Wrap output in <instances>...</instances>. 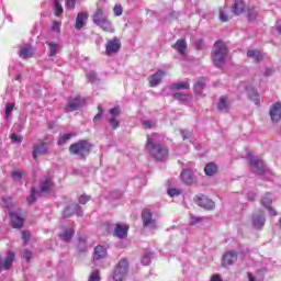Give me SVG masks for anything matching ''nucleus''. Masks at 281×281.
<instances>
[{"instance_id": "nucleus-31", "label": "nucleus", "mask_w": 281, "mask_h": 281, "mask_svg": "<svg viewBox=\"0 0 281 281\" xmlns=\"http://www.w3.org/2000/svg\"><path fill=\"white\" fill-rule=\"evenodd\" d=\"M204 172L207 177H214V175L216 172H218V167L216 166V164L214 162H209L205 167H204Z\"/></svg>"}, {"instance_id": "nucleus-3", "label": "nucleus", "mask_w": 281, "mask_h": 281, "mask_svg": "<svg viewBox=\"0 0 281 281\" xmlns=\"http://www.w3.org/2000/svg\"><path fill=\"white\" fill-rule=\"evenodd\" d=\"M92 21L94 25L100 27L103 32H108V34H113L115 32V27L113 26V22L109 20L102 9H97L95 13L92 16Z\"/></svg>"}, {"instance_id": "nucleus-44", "label": "nucleus", "mask_w": 281, "mask_h": 281, "mask_svg": "<svg viewBox=\"0 0 281 281\" xmlns=\"http://www.w3.org/2000/svg\"><path fill=\"white\" fill-rule=\"evenodd\" d=\"M122 12H124V9L120 4H115L113 8L114 16H122Z\"/></svg>"}, {"instance_id": "nucleus-10", "label": "nucleus", "mask_w": 281, "mask_h": 281, "mask_svg": "<svg viewBox=\"0 0 281 281\" xmlns=\"http://www.w3.org/2000/svg\"><path fill=\"white\" fill-rule=\"evenodd\" d=\"M180 179L186 186H192L196 183V176L192 172V169H183L180 173Z\"/></svg>"}, {"instance_id": "nucleus-32", "label": "nucleus", "mask_w": 281, "mask_h": 281, "mask_svg": "<svg viewBox=\"0 0 281 281\" xmlns=\"http://www.w3.org/2000/svg\"><path fill=\"white\" fill-rule=\"evenodd\" d=\"M217 109L222 113H227V111H229V103L227 102V97L220 98V102L217 103Z\"/></svg>"}, {"instance_id": "nucleus-49", "label": "nucleus", "mask_w": 281, "mask_h": 281, "mask_svg": "<svg viewBox=\"0 0 281 281\" xmlns=\"http://www.w3.org/2000/svg\"><path fill=\"white\" fill-rule=\"evenodd\" d=\"M144 128H155L156 123L155 121H143Z\"/></svg>"}, {"instance_id": "nucleus-62", "label": "nucleus", "mask_w": 281, "mask_h": 281, "mask_svg": "<svg viewBox=\"0 0 281 281\" xmlns=\"http://www.w3.org/2000/svg\"><path fill=\"white\" fill-rule=\"evenodd\" d=\"M211 281H223V278H221L220 274H213Z\"/></svg>"}, {"instance_id": "nucleus-26", "label": "nucleus", "mask_w": 281, "mask_h": 281, "mask_svg": "<svg viewBox=\"0 0 281 281\" xmlns=\"http://www.w3.org/2000/svg\"><path fill=\"white\" fill-rule=\"evenodd\" d=\"M104 258H106V249L102 245L97 246L93 252V260H104Z\"/></svg>"}, {"instance_id": "nucleus-27", "label": "nucleus", "mask_w": 281, "mask_h": 281, "mask_svg": "<svg viewBox=\"0 0 281 281\" xmlns=\"http://www.w3.org/2000/svg\"><path fill=\"white\" fill-rule=\"evenodd\" d=\"M233 14L236 16H239V14H243L245 12V1L243 0H236L232 8Z\"/></svg>"}, {"instance_id": "nucleus-45", "label": "nucleus", "mask_w": 281, "mask_h": 281, "mask_svg": "<svg viewBox=\"0 0 281 281\" xmlns=\"http://www.w3.org/2000/svg\"><path fill=\"white\" fill-rule=\"evenodd\" d=\"M87 79L90 82H95V80H98V75L95 74V71L91 70L87 74Z\"/></svg>"}, {"instance_id": "nucleus-19", "label": "nucleus", "mask_w": 281, "mask_h": 281, "mask_svg": "<svg viewBox=\"0 0 281 281\" xmlns=\"http://www.w3.org/2000/svg\"><path fill=\"white\" fill-rule=\"evenodd\" d=\"M38 155H47V143H38L33 146V159L36 161Z\"/></svg>"}, {"instance_id": "nucleus-42", "label": "nucleus", "mask_w": 281, "mask_h": 281, "mask_svg": "<svg viewBox=\"0 0 281 281\" xmlns=\"http://www.w3.org/2000/svg\"><path fill=\"white\" fill-rule=\"evenodd\" d=\"M55 16H60L63 14V4L58 2V0H55Z\"/></svg>"}, {"instance_id": "nucleus-60", "label": "nucleus", "mask_w": 281, "mask_h": 281, "mask_svg": "<svg viewBox=\"0 0 281 281\" xmlns=\"http://www.w3.org/2000/svg\"><path fill=\"white\" fill-rule=\"evenodd\" d=\"M201 221H203L201 217H191V225H196V223H201Z\"/></svg>"}, {"instance_id": "nucleus-18", "label": "nucleus", "mask_w": 281, "mask_h": 281, "mask_svg": "<svg viewBox=\"0 0 281 281\" xmlns=\"http://www.w3.org/2000/svg\"><path fill=\"white\" fill-rule=\"evenodd\" d=\"M238 260V254L236 251H228L224 254L222 259L223 267H229L231 265H234Z\"/></svg>"}, {"instance_id": "nucleus-17", "label": "nucleus", "mask_w": 281, "mask_h": 281, "mask_svg": "<svg viewBox=\"0 0 281 281\" xmlns=\"http://www.w3.org/2000/svg\"><path fill=\"white\" fill-rule=\"evenodd\" d=\"M87 21H89V13L79 12L76 18L75 29L82 30V27H85V25H87Z\"/></svg>"}, {"instance_id": "nucleus-33", "label": "nucleus", "mask_w": 281, "mask_h": 281, "mask_svg": "<svg viewBox=\"0 0 281 281\" xmlns=\"http://www.w3.org/2000/svg\"><path fill=\"white\" fill-rule=\"evenodd\" d=\"M48 45V56L54 57L58 52H60V44L54 42H47Z\"/></svg>"}, {"instance_id": "nucleus-11", "label": "nucleus", "mask_w": 281, "mask_h": 281, "mask_svg": "<svg viewBox=\"0 0 281 281\" xmlns=\"http://www.w3.org/2000/svg\"><path fill=\"white\" fill-rule=\"evenodd\" d=\"M54 190V181L49 177H44L40 183V194H49Z\"/></svg>"}, {"instance_id": "nucleus-2", "label": "nucleus", "mask_w": 281, "mask_h": 281, "mask_svg": "<svg viewBox=\"0 0 281 281\" xmlns=\"http://www.w3.org/2000/svg\"><path fill=\"white\" fill-rule=\"evenodd\" d=\"M228 52L227 45H225L223 41L218 40L214 43V49L211 56L215 67H223V65H225Z\"/></svg>"}, {"instance_id": "nucleus-61", "label": "nucleus", "mask_w": 281, "mask_h": 281, "mask_svg": "<svg viewBox=\"0 0 281 281\" xmlns=\"http://www.w3.org/2000/svg\"><path fill=\"white\" fill-rule=\"evenodd\" d=\"M195 48L203 49V40L195 41Z\"/></svg>"}, {"instance_id": "nucleus-21", "label": "nucleus", "mask_w": 281, "mask_h": 281, "mask_svg": "<svg viewBox=\"0 0 281 281\" xmlns=\"http://www.w3.org/2000/svg\"><path fill=\"white\" fill-rule=\"evenodd\" d=\"M270 117L272 122H280L281 120V103H274L270 109Z\"/></svg>"}, {"instance_id": "nucleus-55", "label": "nucleus", "mask_w": 281, "mask_h": 281, "mask_svg": "<svg viewBox=\"0 0 281 281\" xmlns=\"http://www.w3.org/2000/svg\"><path fill=\"white\" fill-rule=\"evenodd\" d=\"M248 21H256V16H258V13L256 11L248 12Z\"/></svg>"}, {"instance_id": "nucleus-12", "label": "nucleus", "mask_w": 281, "mask_h": 281, "mask_svg": "<svg viewBox=\"0 0 281 281\" xmlns=\"http://www.w3.org/2000/svg\"><path fill=\"white\" fill-rule=\"evenodd\" d=\"M195 203L196 205H199L200 207H203L204 210H214V207H216V205L214 204V201L206 198L205 195L196 196Z\"/></svg>"}, {"instance_id": "nucleus-46", "label": "nucleus", "mask_w": 281, "mask_h": 281, "mask_svg": "<svg viewBox=\"0 0 281 281\" xmlns=\"http://www.w3.org/2000/svg\"><path fill=\"white\" fill-rule=\"evenodd\" d=\"M32 251L24 249L23 254H22V258H24V260H26V262H30L32 260Z\"/></svg>"}, {"instance_id": "nucleus-24", "label": "nucleus", "mask_w": 281, "mask_h": 281, "mask_svg": "<svg viewBox=\"0 0 281 281\" xmlns=\"http://www.w3.org/2000/svg\"><path fill=\"white\" fill-rule=\"evenodd\" d=\"M265 222V213L262 212L252 216V227H255V229H262Z\"/></svg>"}, {"instance_id": "nucleus-63", "label": "nucleus", "mask_w": 281, "mask_h": 281, "mask_svg": "<svg viewBox=\"0 0 281 281\" xmlns=\"http://www.w3.org/2000/svg\"><path fill=\"white\" fill-rule=\"evenodd\" d=\"M248 200L249 201H256V192H249L248 193Z\"/></svg>"}, {"instance_id": "nucleus-50", "label": "nucleus", "mask_w": 281, "mask_h": 281, "mask_svg": "<svg viewBox=\"0 0 281 281\" xmlns=\"http://www.w3.org/2000/svg\"><path fill=\"white\" fill-rule=\"evenodd\" d=\"M36 194H38V192H36V190L32 189L31 195L27 198V202L34 203V201H36Z\"/></svg>"}, {"instance_id": "nucleus-54", "label": "nucleus", "mask_w": 281, "mask_h": 281, "mask_svg": "<svg viewBox=\"0 0 281 281\" xmlns=\"http://www.w3.org/2000/svg\"><path fill=\"white\" fill-rule=\"evenodd\" d=\"M22 239L24 240V245H27L30 240V232H22Z\"/></svg>"}, {"instance_id": "nucleus-28", "label": "nucleus", "mask_w": 281, "mask_h": 281, "mask_svg": "<svg viewBox=\"0 0 281 281\" xmlns=\"http://www.w3.org/2000/svg\"><path fill=\"white\" fill-rule=\"evenodd\" d=\"M173 47L180 56H186V50L188 49L186 40H178Z\"/></svg>"}, {"instance_id": "nucleus-9", "label": "nucleus", "mask_w": 281, "mask_h": 281, "mask_svg": "<svg viewBox=\"0 0 281 281\" xmlns=\"http://www.w3.org/2000/svg\"><path fill=\"white\" fill-rule=\"evenodd\" d=\"M82 104H85V99H82L81 97H76L74 99H69L68 103L65 108V112L72 113V111H78V109H80V106H82Z\"/></svg>"}, {"instance_id": "nucleus-4", "label": "nucleus", "mask_w": 281, "mask_h": 281, "mask_svg": "<svg viewBox=\"0 0 281 281\" xmlns=\"http://www.w3.org/2000/svg\"><path fill=\"white\" fill-rule=\"evenodd\" d=\"M126 276H128V259L123 258L114 267L113 280L124 281L126 279Z\"/></svg>"}, {"instance_id": "nucleus-5", "label": "nucleus", "mask_w": 281, "mask_h": 281, "mask_svg": "<svg viewBox=\"0 0 281 281\" xmlns=\"http://www.w3.org/2000/svg\"><path fill=\"white\" fill-rule=\"evenodd\" d=\"M69 150L71 155H79V157H87L91 150V144L87 140H79L70 145Z\"/></svg>"}, {"instance_id": "nucleus-30", "label": "nucleus", "mask_w": 281, "mask_h": 281, "mask_svg": "<svg viewBox=\"0 0 281 281\" xmlns=\"http://www.w3.org/2000/svg\"><path fill=\"white\" fill-rule=\"evenodd\" d=\"M15 255L13 251H9L4 261H2V269L8 270L14 262Z\"/></svg>"}, {"instance_id": "nucleus-39", "label": "nucleus", "mask_w": 281, "mask_h": 281, "mask_svg": "<svg viewBox=\"0 0 281 281\" xmlns=\"http://www.w3.org/2000/svg\"><path fill=\"white\" fill-rule=\"evenodd\" d=\"M171 89H190L189 81L177 82L171 86Z\"/></svg>"}, {"instance_id": "nucleus-23", "label": "nucleus", "mask_w": 281, "mask_h": 281, "mask_svg": "<svg viewBox=\"0 0 281 281\" xmlns=\"http://www.w3.org/2000/svg\"><path fill=\"white\" fill-rule=\"evenodd\" d=\"M114 236L120 239L126 238V236H128V226L124 224H116L114 228Z\"/></svg>"}, {"instance_id": "nucleus-1", "label": "nucleus", "mask_w": 281, "mask_h": 281, "mask_svg": "<svg viewBox=\"0 0 281 281\" xmlns=\"http://www.w3.org/2000/svg\"><path fill=\"white\" fill-rule=\"evenodd\" d=\"M162 139L164 137L157 133L147 135L146 148L149 155H151V157L157 161H164V159L168 158V148L161 146Z\"/></svg>"}, {"instance_id": "nucleus-37", "label": "nucleus", "mask_w": 281, "mask_h": 281, "mask_svg": "<svg viewBox=\"0 0 281 281\" xmlns=\"http://www.w3.org/2000/svg\"><path fill=\"white\" fill-rule=\"evenodd\" d=\"M248 95L254 102H258V100H260V94L258 93V90L254 88L248 89Z\"/></svg>"}, {"instance_id": "nucleus-53", "label": "nucleus", "mask_w": 281, "mask_h": 281, "mask_svg": "<svg viewBox=\"0 0 281 281\" xmlns=\"http://www.w3.org/2000/svg\"><path fill=\"white\" fill-rule=\"evenodd\" d=\"M181 135H182L183 139H190V137H192V132H190L188 130H182Z\"/></svg>"}, {"instance_id": "nucleus-48", "label": "nucleus", "mask_w": 281, "mask_h": 281, "mask_svg": "<svg viewBox=\"0 0 281 281\" xmlns=\"http://www.w3.org/2000/svg\"><path fill=\"white\" fill-rule=\"evenodd\" d=\"M248 280L249 281H263L265 278L263 277H260V276H254L251 274L250 272H248Z\"/></svg>"}, {"instance_id": "nucleus-58", "label": "nucleus", "mask_w": 281, "mask_h": 281, "mask_svg": "<svg viewBox=\"0 0 281 281\" xmlns=\"http://www.w3.org/2000/svg\"><path fill=\"white\" fill-rule=\"evenodd\" d=\"M12 177L14 181H21V172L19 171H13Z\"/></svg>"}, {"instance_id": "nucleus-36", "label": "nucleus", "mask_w": 281, "mask_h": 281, "mask_svg": "<svg viewBox=\"0 0 281 281\" xmlns=\"http://www.w3.org/2000/svg\"><path fill=\"white\" fill-rule=\"evenodd\" d=\"M71 137H76V134L67 133V134L61 135L59 137V139L57 140L58 146H63V144H67V142H69V139H71Z\"/></svg>"}, {"instance_id": "nucleus-20", "label": "nucleus", "mask_w": 281, "mask_h": 281, "mask_svg": "<svg viewBox=\"0 0 281 281\" xmlns=\"http://www.w3.org/2000/svg\"><path fill=\"white\" fill-rule=\"evenodd\" d=\"M19 56L24 60L32 58V56H34V48H32V45L25 44L24 46L20 47Z\"/></svg>"}, {"instance_id": "nucleus-13", "label": "nucleus", "mask_w": 281, "mask_h": 281, "mask_svg": "<svg viewBox=\"0 0 281 281\" xmlns=\"http://www.w3.org/2000/svg\"><path fill=\"white\" fill-rule=\"evenodd\" d=\"M120 113H121V110L117 106L110 109L111 116L109 119V123H110V126H112V128L120 127V120H117V117H120Z\"/></svg>"}, {"instance_id": "nucleus-14", "label": "nucleus", "mask_w": 281, "mask_h": 281, "mask_svg": "<svg viewBox=\"0 0 281 281\" xmlns=\"http://www.w3.org/2000/svg\"><path fill=\"white\" fill-rule=\"evenodd\" d=\"M74 234H76V231H74L72 227L64 226L61 227V232L59 233V238L64 243H70L71 239L74 238Z\"/></svg>"}, {"instance_id": "nucleus-25", "label": "nucleus", "mask_w": 281, "mask_h": 281, "mask_svg": "<svg viewBox=\"0 0 281 281\" xmlns=\"http://www.w3.org/2000/svg\"><path fill=\"white\" fill-rule=\"evenodd\" d=\"M9 216L11 218V227L14 229H21L23 227V218L19 214L10 212Z\"/></svg>"}, {"instance_id": "nucleus-7", "label": "nucleus", "mask_w": 281, "mask_h": 281, "mask_svg": "<svg viewBox=\"0 0 281 281\" xmlns=\"http://www.w3.org/2000/svg\"><path fill=\"white\" fill-rule=\"evenodd\" d=\"M142 221L144 227H146L147 229H157V221L153 218V211H150L149 209H145L142 212Z\"/></svg>"}, {"instance_id": "nucleus-38", "label": "nucleus", "mask_w": 281, "mask_h": 281, "mask_svg": "<svg viewBox=\"0 0 281 281\" xmlns=\"http://www.w3.org/2000/svg\"><path fill=\"white\" fill-rule=\"evenodd\" d=\"M14 111V103H7L5 110H4V120H10V116L12 115V112Z\"/></svg>"}, {"instance_id": "nucleus-59", "label": "nucleus", "mask_w": 281, "mask_h": 281, "mask_svg": "<svg viewBox=\"0 0 281 281\" xmlns=\"http://www.w3.org/2000/svg\"><path fill=\"white\" fill-rule=\"evenodd\" d=\"M11 140L20 144L21 136L16 135V134H11Z\"/></svg>"}, {"instance_id": "nucleus-51", "label": "nucleus", "mask_w": 281, "mask_h": 281, "mask_svg": "<svg viewBox=\"0 0 281 281\" xmlns=\"http://www.w3.org/2000/svg\"><path fill=\"white\" fill-rule=\"evenodd\" d=\"M173 98H175V100H179L180 102H186V100H188V97L186 94H181V93H175Z\"/></svg>"}, {"instance_id": "nucleus-22", "label": "nucleus", "mask_w": 281, "mask_h": 281, "mask_svg": "<svg viewBox=\"0 0 281 281\" xmlns=\"http://www.w3.org/2000/svg\"><path fill=\"white\" fill-rule=\"evenodd\" d=\"M164 76H166V72H164V70H158L154 75H151L148 78L149 87H157L159 82H161Z\"/></svg>"}, {"instance_id": "nucleus-16", "label": "nucleus", "mask_w": 281, "mask_h": 281, "mask_svg": "<svg viewBox=\"0 0 281 281\" xmlns=\"http://www.w3.org/2000/svg\"><path fill=\"white\" fill-rule=\"evenodd\" d=\"M272 201L273 200L271 199V194L267 193L261 200V205H263V207L269 211L270 216H278L276 209L271 207Z\"/></svg>"}, {"instance_id": "nucleus-47", "label": "nucleus", "mask_w": 281, "mask_h": 281, "mask_svg": "<svg viewBox=\"0 0 281 281\" xmlns=\"http://www.w3.org/2000/svg\"><path fill=\"white\" fill-rule=\"evenodd\" d=\"M168 194L171 198L179 196L181 194V190L176 189V188H171V189L168 190Z\"/></svg>"}, {"instance_id": "nucleus-64", "label": "nucleus", "mask_w": 281, "mask_h": 281, "mask_svg": "<svg viewBox=\"0 0 281 281\" xmlns=\"http://www.w3.org/2000/svg\"><path fill=\"white\" fill-rule=\"evenodd\" d=\"M271 69L270 68H266V71H265V76H271Z\"/></svg>"}, {"instance_id": "nucleus-41", "label": "nucleus", "mask_w": 281, "mask_h": 281, "mask_svg": "<svg viewBox=\"0 0 281 281\" xmlns=\"http://www.w3.org/2000/svg\"><path fill=\"white\" fill-rule=\"evenodd\" d=\"M151 258H153V252L145 254L142 258V265H144L145 267H148V265H150Z\"/></svg>"}, {"instance_id": "nucleus-8", "label": "nucleus", "mask_w": 281, "mask_h": 281, "mask_svg": "<svg viewBox=\"0 0 281 281\" xmlns=\"http://www.w3.org/2000/svg\"><path fill=\"white\" fill-rule=\"evenodd\" d=\"M249 165L254 172H256L257 175H265V172H267V167H265V162L258 159V157H250Z\"/></svg>"}, {"instance_id": "nucleus-6", "label": "nucleus", "mask_w": 281, "mask_h": 281, "mask_svg": "<svg viewBox=\"0 0 281 281\" xmlns=\"http://www.w3.org/2000/svg\"><path fill=\"white\" fill-rule=\"evenodd\" d=\"M122 49V42L117 37L108 40L105 43V56H115Z\"/></svg>"}, {"instance_id": "nucleus-43", "label": "nucleus", "mask_w": 281, "mask_h": 281, "mask_svg": "<svg viewBox=\"0 0 281 281\" xmlns=\"http://www.w3.org/2000/svg\"><path fill=\"white\" fill-rule=\"evenodd\" d=\"M88 281H100V271L93 270Z\"/></svg>"}, {"instance_id": "nucleus-29", "label": "nucleus", "mask_w": 281, "mask_h": 281, "mask_svg": "<svg viewBox=\"0 0 281 281\" xmlns=\"http://www.w3.org/2000/svg\"><path fill=\"white\" fill-rule=\"evenodd\" d=\"M247 57L252 58L255 63H260V60H262L263 58V55H262V52L260 50L250 49L247 52Z\"/></svg>"}, {"instance_id": "nucleus-40", "label": "nucleus", "mask_w": 281, "mask_h": 281, "mask_svg": "<svg viewBox=\"0 0 281 281\" xmlns=\"http://www.w3.org/2000/svg\"><path fill=\"white\" fill-rule=\"evenodd\" d=\"M104 114V110H102V105H98V113L93 117L94 124H100V120H102V115Z\"/></svg>"}, {"instance_id": "nucleus-52", "label": "nucleus", "mask_w": 281, "mask_h": 281, "mask_svg": "<svg viewBox=\"0 0 281 281\" xmlns=\"http://www.w3.org/2000/svg\"><path fill=\"white\" fill-rule=\"evenodd\" d=\"M66 8L68 10H75V8H76V0H66Z\"/></svg>"}, {"instance_id": "nucleus-34", "label": "nucleus", "mask_w": 281, "mask_h": 281, "mask_svg": "<svg viewBox=\"0 0 281 281\" xmlns=\"http://www.w3.org/2000/svg\"><path fill=\"white\" fill-rule=\"evenodd\" d=\"M229 9L224 8V9H220V20L223 23H227V21H229V19H232V14L227 13Z\"/></svg>"}, {"instance_id": "nucleus-56", "label": "nucleus", "mask_w": 281, "mask_h": 281, "mask_svg": "<svg viewBox=\"0 0 281 281\" xmlns=\"http://www.w3.org/2000/svg\"><path fill=\"white\" fill-rule=\"evenodd\" d=\"M89 195H81L80 198H79V203L81 204V205H85V204H87V202L89 201Z\"/></svg>"}, {"instance_id": "nucleus-57", "label": "nucleus", "mask_w": 281, "mask_h": 281, "mask_svg": "<svg viewBox=\"0 0 281 281\" xmlns=\"http://www.w3.org/2000/svg\"><path fill=\"white\" fill-rule=\"evenodd\" d=\"M52 30L53 32H60V23L53 22Z\"/></svg>"}, {"instance_id": "nucleus-35", "label": "nucleus", "mask_w": 281, "mask_h": 281, "mask_svg": "<svg viewBox=\"0 0 281 281\" xmlns=\"http://www.w3.org/2000/svg\"><path fill=\"white\" fill-rule=\"evenodd\" d=\"M203 89H205V78H200L194 85V92L202 93Z\"/></svg>"}, {"instance_id": "nucleus-15", "label": "nucleus", "mask_w": 281, "mask_h": 281, "mask_svg": "<svg viewBox=\"0 0 281 281\" xmlns=\"http://www.w3.org/2000/svg\"><path fill=\"white\" fill-rule=\"evenodd\" d=\"M72 214L77 216H82V207L78 204H71L70 206L66 207L63 215L64 218H69Z\"/></svg>"}]
</instances>
